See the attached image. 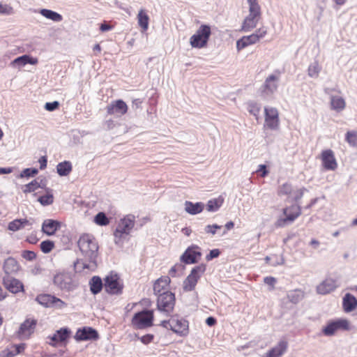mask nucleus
Instances as JSON below:
<instances>
[{"mask_svg": "<svg viewBox=\"0 0 357 357\" xmlns=\"http://www.w3.org/2000/svg\"><path fill=\"white\" fill-rule=\"evenodd\" d=\"M39 13L43 17H46L47 19L51 20L55 22H59L62 21V20H63L62 16L59 13H58L55 11H53L52 10L43 8V9H41L39 11Z\"/></svg>", "mask_w": 357, "mask_h": 357, "instance_id": "nucleus-30", "label": "nucleus"}, {"mask_svg": "<svg viewBox=\"0 0 357 357\" xmlns=\"http://www.w3.org/2000/svg\"><path fill=\"white\" fill-rule=\"evenodd\" d=\"M337 287L336 280L328 278L317 286L316 291L318 294L326 295L335 290Z\"/></svg>", "mask_w": 357, "mask_h": 357, "instance_id": "nucleus-17", "label": "nucleus"}, {"mask_svg": "<svg viewBox=\"0 0 357 357\" xmlns=\"http://www.w3.org/2000/svg\"><path fill=\"white\" fill-rule=\"evenodd\" d=\"M288 298L291 303H297L300 301L301 296L296 291H294L288 294Z\"/></svg>", "mask_w": 357, "mask_h": 357, "instance_id": "nucleus-54", "label": "nucleus"}, {"mask_svg": "<svg viewBox=\"0 0 357 357\" xmlns=\"http://www.w3.org/2000/svg\"><path fill=\"white\" fill-rule=\"evenodd\" d=\"M284 218H279L275 225L278 227H284L286 225L292 223L301 214V209L299 206L292 205L283 209Z\"/></svg>", "mask_w": 357, "mask_h": 357, "instance_id": "nucleus-10", "label": "nucleus"}, {"mask_svg": "<svg viewBox=\"0 0 357 357\" xmlns=\"http://www.w3.org/2000/svg\"><path fill=\"white\" fill-rule=\"evenodd\" d=\"M211 35V26L207 24H202L190 38V45L192 48H205L208 45Z\"/></svg>", "mask_w": 357, "mask_h": 357, "instance_id": "nucleus-3", "label": "nucleus"}, {"mask_svg": "<svg viewBox=\"0 0 357 357\" xmlns=\"http://www.w3.org/2000/svg\"><path fill=\"white\" fill-rule=\"evenodd\" d=\"M28 63H33V62L29 61V56L23 55L14 59L12 61V65L15 67L20 68L25 66Z\"/></svg>", "mask_w": 357, "mask_h": 357, "instance_id": "nucleus-41", "label": "nucleus"}, {"mask_svg": "<svg viewBox=\"0 0 357 357\" xmlns=\"http://www.w3.org/2000/svg\"><path fill=\"white\" fill-rule=\"evenodd\" d=\"M38 171L36 168H26L20 174V178H29L34 176L38 174Z\"/></svg>", "mask_w": 357, "mask_h": 357, "instance_id": "nucleus-45", "label": "nucleus"}, {"mask_svg": "<svg viewBox=\"0 0 357 357\" xmlns=\"http://www.w3.org/2000/svg\"><path fill=\"white\" fill-rule=\"evenodd\" d=\"M264 283L269 285V286H271L272 287V289L274 288V285L276 282V279L273 277H266L264 280Z\"/></svg>", "mask_w": 357, "mask_h": 357, "instance_id": "nucleus-60", "label": "nucleus"}, {"mask_svg": "<svg viewBox=\"0 0 357 357\" xmlns=\"http://www.w3.org/2000/svg\"><path fill=\"white\" fill-rule=\"evenodd\" d=\"M102 288V280L98 276H93L90 280V289L93 294L99 293Z\"/></svg>", "mask_w": 357, "mask_h": 357, "instance_id": "nucleus-35", "label": "nucleus"}, {"mask_svg": "<svg viewBox=\"0 0 357 357\" xmlns=\"http://www.w3.org/2000/svg\"><path fill=\"white\" fill-rule=\"evenodd\" d=\"M335 321L329 322L322 330L323 333L326 336H331L337 331Z\"/></svg>", "mask_w": 357, "mask_h": 357, "instance_id": "nucleus-40", "label": "nucleus"}, {"mask_svg": "<svg viewBox=\"0 0 357 357\" xmlns=\"http://www.w3.org/2000/svg\"><path fill=\"white\" fill-rule=\"evenodd\" d=\"M39 188H40V185L39 182L35 179L29 183L23 185L22 190L24 194H27L36 191Z\"/></svg>", "mask_w": 357, "mask_h": 357, "instance_id": "nucleus-38", "label": "nucleus"}, {"mask_svg": "<svg viewBox=\"0 0 357 357\" xmlns=\"http://www.w3.org/2000/svg\"><path fill=\"white\" fill-rule=\"evenodd\" d=\"M36 322L35 320L26 319L20 327L18 334L21 338H28L33 333Z\"/></svg>", "mask_w": 357, "mask_h": 357, "instance_id": "nucleus-22", "label": "nucleus"}, {"mask_svg": "<svg viewBox=\"0 0 357 357\" xmlns=\"http://www.w3.org/2000/svg\"><path fill=\"white\" fill-rule=\"evenodd\" d=\"M24 344H18V345H15L13 347L14 348V351H15V355L18 354H20L22 351H24Z\"/></svg>", "mask_w": 357, "mask_h": 357, "instance_id": "nucleus-62", "label": "nucleus"}, {"mask_svg": "<svg viewBox=\"0 0 357 357\" xmlns=\"http://www.w3.org/2000/svg\"><path fill=\"white\" fill-rule=\"evenodd\" d=\"M75 337L77 340L96 339L98 337V333L91 328H84L77 331Z\"/></svg>", "mask_w": 357, "mask_h": 357, "instance_id": "nucleus-24", "label": "nucleus"}, {"mask_svg": "<svg viewBox=\"0 0 357 357\" xmlns=\"http://www.w3.org/2000/svg\"><path fill=\"white\" fill-rule=\"evenodd\" d=\"M175 305L174 294L170 291H165L160 294L158 297L157 307L159 311L165 313L167 315L170 314Z\"/></svg>", "mask_w": 357, "mask_h": 357, "instance_id": "nucleus-9", "label": "nucleus"}, {"mask_svg": "<svg viewBox=\"0 0 357 357\" xmlns=\"http://www.w3.org/2000/svg\"><path fill=\"white\" fill-rule=\"evenodd\" d=\"M161 326L164 328H169L174 333L180 335L185 336L188 333V322L183 318L178 316H173L168 321H161Z\"/></svg>", "mask_w": 357, "mask_h": 357, "instance_id": "nucleus-5", "label": "nucleus"}, {"mask_svg": "<svg viewBox=\"0 0 357 357\" xmlns=\"http://www.w3.org/2000/svg\"><path fill=\"white\" fill-rule=\"evenodd\" d=\"M264 127L271 130L280 128L279 112L277 108L269 106L264 107Z\"/></svg>", "mask_w": 357, "mask_h": 357, "instance_id": "nucleus-11", "label": "nucleus"}, {"mask_svg": "<svg viewBox=\"0 0 357 357\" xmlns=\"http://www.w3.org/2000/svg\"><path fill=\"white\" fill-rule=\"evenodd\" d=\"M280 77V73H275L268 75L266 78L264 83L259 90L260 96L262 98H269L273 96L278 90Z\"/></svg>", "mask_w": 357, "mask_h": 357, "instance_id": "nucleus-6", "label": "nucleus"}, {"mask_svg": "<svg viewBox=\"0 0 357 357\" xmlns=\"http://www.w3.org/2000/svg\"><path fill=\"white\" fill-rule=\"evenodd\" d=\"M54 296L50 294H40L36 298V301L45 307H52V301Z\"/></svg>", "mask_w": 357, "mask_h": 357, "instance_id": "nucleus-32", "label": "nucleus"}, {"mask_svg": "<svg viewBox=\"0 0 357 357\" xmlns=\"http://www.w3.org/2000/svg\"><path fill=\"white\" fill-rule=\"evenodd\" d=\"M337 329L349 330V322L347 319H340L335 321Z\"/></svg>", "mask_w": 357, "mask_h": 357, "instance_id": "nucleus-47", "label": "nucleus"}, {"mask_svg": "<svg viewBox=\"0 0 357 357\" xmlns=\"http://www.w3.org/2000/svg\"><path fill=\"white\" fill-rule=\"evenodd\" d=\"M3 283L6 289L13 294H17L24 289L22 283L15 278L10 277L4 278Z\"/></svg>", "mask_w": 357, "mask_h": 357, "instance_id": "nucleus-23", "label": "nucleus"}, {"mask_svg": "<svg viewBox=\"0 0 357 357\" xmlns=\"http://www.w3.org/2000/svg\"><path fill=\"white\" fill-rule=\"evenodd\" d=\"M31 225L32 222L29 220H27L26 218L15 219L9 222L8 225V229L12 231H17L26 227H31Z\"/></svg>", "mask_w": 357, "mask_h": 357, "instance_id": "nucleus-26", "label": "nucleus"}, {"mask_svg": "<svg viewBox=\"0 0 357 357\" xmlns=\"http://www.w3.org/2000/svg\"><path fill=\"white\" fill-rule=\"evenodd\" d=\"M322 165L326 170L334 171L337 167V163L334 153L331 149L324 150L321 153Z\"/></svg>", "mask_w": 357, "mask_h": 357, "instance_id": "nucleus-16", "label": "nucleus"}, {"mask_svg": "<svg viewBox=\"0 0 357 357\" xmlns=\"http://www.w3.org/2000/svg\"><path fill=\"white\" fill-rule=\"evenodd\" d=\"M68 331L66 328H61L57 331L56 333L53 335L52 340L55 342H63L66 340L68 336Z\"/></svg>", "mask_w": 357, "mask_h": 357, "instance_id": "nucleus-42", "label": "nucleus"}, {"mask_svg": "<svg viewBox=\"0 0 357 357\" xmlns=\"http://www.w3.org/2000/svg\"><path fill=\"white\" fill-rule=\"evenodd\" d=\"M149 17L144 9H141L137 14V22L140 27L144 31H146L149 27Z\"/></svg>", "mask_w": 357, "mask_h": 357, "instance_id": "nucleus-31", "label": "nucleus"}, {"mask_svg": "<svg viewBox=\"0 0 357 357\" xmlns=\"http://www.w3.org/2000/svg\"><path fill=\"white\" fill-rule=\"evenodd\" d=\"M249 5V14L244 19L242 30L248 32L255 28L261 16V8L257 0H247Z\"/></svg>", "mask_w": 357, "mask_h": 357, "instance_id": "nucleus-2", "label": "nucleus"}, {"mask_svg": "<svg viewBox=\"0 0 357 357\" xmlns=\"http://www.w3.org/2000/svg\"><path fill=\"white\" fill-rule=\"evenodd\" d=\"M116 124L114 120L109 119L105 121L104 126L105 127L106 130H112L115 127Z\"/></svg>", "mask_w": 357, "mask_h": 357, "instance_id": "nucleus-61", "label": "nucleus"}, {"mask_svg": "<svg viewBox=\"0 0 357 357\" xmlns=\"http://www.w3.org/2000/svg\"><path fill=\"white\" fill-rule=\"evenodd\" d=\"M105 290L112 294L121 292L122 285L120 284L119 278L116 274L111 273L105 279Z\"/></svg>", "mask_w": 357, "mask_h": 357, "instance_id": "nucleus-15", "label": "nucleus"}, {"mask_svg": "<svg viewBox=\"0 0 357 357\" xmlns=\"http://www.w3.org/2000/svg\"><path fill=\"white\" fill-rule=\"evenodd\" d=\"M3 269L8 275L15 273L19 270V265L14 258L9 257L4 261Z\"/></svg>", "mask_w": 357, "mask_h": 357, "instance_id": "nucleus-29", "label": "nucleus"}, {"mask_svg": "<svg viewBox=\"0 0 357 357\" xmlns=\"http://www.w3.org/2000/svg\"><path fill=\"white\" fill-rule=\"evenodd\" d=\"M67 306V304L59 298L54 296V302L52 301V307L57 309H63Z\"/></svg>", "mask_w": 357, "mask_h": 357, "instance_id": "nucleus-50", "label": "nucleus"}, {"mask_svg": "<svg viewBox=\"0 0 357 357\" xmlns=\"http://www.w3.org/2000/svg\"><path fill=\"white\" fill-rule=\"evenodd\" d=\"M288 344L280 340L275 347L270 349L263 357H282L287 349Z\"/></svg>", "mask_w": 357, "mask_h": 357, "instance_id": "nucleus-20", "label": "nucleus"}, {"mask_svg": "<svg viewBox=\"0 0 357 357\" xmlns=\"http://www.w3.org/2000/svg\"><path fill=\"white\" fill-rule=\"evenodd\" d=\"M170 278L168 276L162 277L158 279L153 285V291L155 294H162L161 291L165 290L170 283Z\"/></svg>", "mask_w": 357, "mask_h": 357, "instance_id": "nucleus-28", "label": "nucleus"}, {"mask_svg": "<svg viewBox=\"0 0 357 357\" xmlns=\"http://www.w3.org/2000/svg\"><path fill=\"white\" fill-rule=\"evenodd\" d=\"M248 111L251 114L257 116L260 111V107L257 103L251 102L248 105Z\"/></svg>", "mask_w": 357, "mask_h": 357, "instance_id": "nucleus-48", "label": "nucleus"}, {"mask_svg": "<svg viewBox=\"0 0 357 357\" xmlns=\"http://www.w3.org/2000/svg\"><path fill=\"white\" fill-rule=\"evenodd\" d=\"M22 256L24 259L29 260V261L33 260L36 257V253L34 252L30 251V250H24L22 252Z\"/></svg>", "mask_w": 357, "mask_h": 357, "instance_id": "nucleus-52", "label": "nucleus"}, {"mask_svg": "<svg viewBox=\"0 0 357 357\" xmlns=\"http://www.w3.org/2000/svg\"><path fill=\"white\" fill-rule=\"evenodd\" d=\"M306 190L305 188L294 189L291 183H284L278 186L277 193L280 197L287 196L289 199L296 202L302 198Z\"/></svg>", "mask_w": 357, "mask_h": 357, "instance_id": "nucleus-12", "label": "nucleus"}, {"mask_svg": "<svg viewBox=\"0 0 357 357\" xmlns=\"http://www.w3.org/2000/svg\"><path fill=\"white\" fill-rule=\"evenodd\" d=\"M342 305L344 312H351L357 307V299L351 294H346L343 298Z\"/></svg>", "mask_w": 357, "mask_h": 357, "instance_id": "nucleus-25", "label": "nucleus"}, {"mask_svg": "<svg viewBox=\"0 0 357 357\" xmlns=\"http://www.w3.org/2000/svg\"><path fill=\"white\" fill-rule=\"evenodd\" d=\"M78 247L83 258L77 260L75 268L82 267L84 269L93 270L96 267L98 245L95 238L89 234H82L77 242Z\"/></svg>", "mask_w": 357, "mask_h": 357, "instance_id": "nucleus-1", "label": "nucleus"}, {"mask_svg": "<svg viewBox=\"0 0 357 357\" xmlns=\"http://www.w3.org/2000/svg\"><path fill=\"white\" fill-rule=\"evenodd\" d=\"M153 319V311L143 310L134 315L132 319V324L138 329L146 328L152 326Z\"/></svg>", "mask_w": 357, "mask_h": 357, "instance_id": "nucleus-13", "label": "nucleus"}, {"mask_svg": "<svg viewBox=\"0 0 357 357\" xmlns=\"http://www.w3.org/2000/svg\"><path fill=\"white\" fill-rule=\"evenodd\" d=\"M220 254L218 249H214L210 251V253L206 257V260L210 261L213 258L218 257Z\"/></svg>", "mask_w": 357, "mask_h": 357, "instance_id": "nucleus-57", "label": "nucleus"}, {"mask_svg": "<svg viewBox=\"0 0 357 357\" xmlns=\"http://www.w3.org/2000/svg\"><path fill=\"white\" fill-rule=\"evenodd\" d=\"M105 109L108 115L120 117L127 112L128 105L122 100H116L109 103Z\"/></svg>", "mask_w": 357, "mask_h": 357, "instance_id": "nucleus-14", "label": "nucleus"}, {"mask_svg": "<svg viewBox=\"0 0 357 357\" xmlns=\"http://www.w3.org/2000/svg\"><path fill=\"white\" fill-rule=\"evenodd\" d=\"M112 29V26L106 23H102L100 26V29L102 32L109 31Z\"/></svg>", "mask_w": 357, "mask_h": 357, "instance_id": "nucleus-64", "label": "nucleus"}, {"mask_svg": "<svg viewBox=\"0 0 357 357\" xmlns=\"http://www.w3.org/2000/svg\"><path fill=\"white\" fill-rule=\"evenodd\" d=\"M56 171L61 176H68L72 171V165L69 161L60 162L56 166Z\"/></svg>", "mask_w": 357, "mask_h": 357, "instance_id": "nucleus-33", "label": "nucleus"}, {"mask_svg": "<svg viewBox=\"0 0 357 357\" xmlns=\"http://www.w3.org/2000/svg\"><path fill=\"white\" fill-rule=\"evenodd\" d=\"M95 222L97 225L101 226H105L109 224L108 218L102 212H100L96 215Z\"/></svg>", "mask_w": 357, "mask_h": 357, "instance_id": "nucleus-44", "label": "nucleus"}, {"mask_svg": "<svg viewBox=\"0 0 357 357\" xmlns=\"http://www.w3.org/2000/svg\"><path fill=\"white\" fill-rule=\"evenodd\" d=\"M54 248V243L50 241H44L40 243V249L44 253H49Z\"/></svg>", "mask_w": 357, "mask_h": 357, "instance_id": "nucleus-46", "label": "nucleus"}, {"mask_svg": "<svg viewBox=\"0 0 357 357\" xmlns=\"http://www.w3.org/2000/svg\"><path fill=\"white\" fill-rule=\"evenodd\" d=\"M39 163L40 165V169H43L47 167V158L45 156H43L39 159Z\"/></svg>", "mask_w": 357, "mask_h": 357, "instance_id": "nucleus-63", "label": "nucleus"}, {"mask_svg": "<svg viewBox=\"0 0 357 357\" xmlns=\"http://www.w3.org/2000/svg\"><path fill=\"white\" fill-rule=\"evenodd\" d=\"M257 172H261V177H265L268 174V172L266 169V166L265 165H259Z\"/></svg>", "mask_w": 357, "mask_h": 357, "instance_id": "nucleus-59", "label": "nucleus"}, {"mask_svg": "<svg viewBox=\"0 0 357 357\" xmlns=\"http://www.w3.org/2000/svg\"><path fill=\"white\" fill-rule=\"evenodd\" d=\"M54 284L61 290L71 291L77 287V282L74 280L70 273H59L53 279Z\"/></svg>", "mask_w": 357, "mask_h": 357, "instance_id": "nucleus-7", "label": "nucleus"}, {"mask_svg": "<svg viewBox=\"0 0 357 357\" xmlns=\"http://www.w3.org/2000/svg\"><path fill=\"white\" fill-rule=\"evenodd\" d=\"M62 223L52 219L45 220L42 225V231L47 236L54 235L61 227Z\"/></svg>", "mask_w": 357, "mask_h": 357, "instance_id": "nucleus-19", "label": "nucleus"}, {"mask_svg": "<svg viewBox=\"0 0 357 357\" xmlns=\"http://www.w3.org/2000/svg\"><path fill=\"white\" fill-rule=\"evenodd\" d=\"M38 201L43 206H49L52 204L54 202V196L52 193V190L48 189L46 195L39 197Z\"/></svg>", "mask_w": 357, "mask_h": 357, "instance_id": "nucleus-37", "label": "nucleus"}, {"mask_svg": "<svg viewBox=\"0 0 357 357\" xmlns=\"http://www.w3.org/2000/svg\"><path fill=\"white\" fill-rule=\"evenodd\" d=\"M206 271V265L199 264L194 267L190 273L185 279L183 283V289L185 291H191L195 289L199 279Z\"/></svg>", "mask_w": 357, "mask_h": 357, "instance_id": "nucleus-8", "label": "nucleus"}, {"mask_svg": "<svg viewBox=\"0 0 357 357\" xmlns=\"http://www.w3.org/2000/svg\"><path fill=\"white\" fill-rule=\"evenodd\" d=\"M321 69V68L319 66L318 61H314L309 66L307 69V75L312 78H317L319 77Z\"/></svg>", "mask_w": 357, "mask_h": 357, "instance_id": "nucleus-36", "label": "nucleus"}, {"mask_svg": "<svg viewBox=\"0 0 357 357\" xmlns=\"http://www.w3.org/2000/svg\"><path fill=\"white\" fill-rule=\"evenodd\" d=\"M153 339V335L151 334L145 335L140 337V340L142 343L146 344L150 343Z\"/></svg>", "mask_w": 357, "mask_h": 357, "instance_id": "nucleus-58", "label": "nucleus"}, {"mask_svg": "<svg viewBox=\"0 0 357 357\" xmlns=\"http://www.w3.org/2000/svg\"><path fill=\"white\" fill-rule=\"evenodd\" d=\"M346 107V101L340 96L330 95V108L337 113L342 112Z\"/></svg>", "mask_w": 357, "mask_h": 357, "instance_id": "nucleus-21", "label": "nucleus"}, {"mask_svg": "<svg viewBox=\"0 0 357 357\" xmlns=\"http://www.w3.org/2000/svg\"><path fill=\"white\" fill-rule=\"evenodd\" d=\"M248 46V45L247 44V43L243 37H242L241 39L238 40L236 42V48H237L238 51H240Z\"/></svg>", "mask_w": 357, "mask_h": 357, "instance_id": "nucleus-56", "label": "nucleus"}, {"mask_svg": "<svg viewBox=\"0 0 357 357\" xmlns=\"http://www.w3.org/2000/svg\"><path fill=\"white\" fill-rule=\"evenodd\" d=\"M266 33L267 29L263 26L256 30V31L253 34L257 36V40L259 41L260 39L263 38L266 35Z\"/></svg>", "mask_w": 357, "mask_h": 357, "instance_id": "nucleus-51", "label": "nucleus"}, {"mask_svg": "<svg viewBox=\"0 0 357 357\" xmlns=\"http://www.w3.org/2000/svg\"><path fill=\"white\" fill-rule=\"evenodd\" d=\"M185 211L190 215H197L202 213L204 208V204L202 202L192 203L186 201L184 204Z\"/></svg>", "mask_w": 357, "mask_h": 357, "instance_id": "nucleus-27", "label": "nucleus"}, {"mask_svg": "<svg viewBox=\"0 0 357 357\" xmlns=\"http://www.w3.org/2000/svg\"><path fill=\"white\" fill-rule=\"evenodd\" d=\"M59 106V102L58 101H54L52 102H47L45 105V109L47 111H54L57 109Z\"/></svg>", "mask_w": 357, "mask_h": 357, "instance_id": "nucleus-53", "label": "nucleus"}, {"mask_svg": "<svg viewBox=\"0 0 357 357\" xmlns=\"http://www.w3.org/2000/svg\"><path fill=\"white\" fill-rule=\"evenodd\" d=\"M224 202L223 198L221 197L209 200L206 204V210L208 212L217 211L222 205Z\"/></svg>", "mask_w": 357, "mask_h": 357, "instance_id": "nucleus-34", "label": "nucleus"}, {"mask_svg": "<svg viewBox=\"0 0 357 357\" xmlns=\"http://www.w3.org/2000/svg\"><path fill=\"white\" fill-rule=\"evenodd\" d=\"M197 246L188 248L181 257V260L185 264H194L201 257V252L197 250Z\"/></svg>", "mask_w": 357, "mask_h": 357, "instance_id": "nucleus-18", "label": "nucleus"}, {"mask_svg": "<svg viewBox=\"0 0 357 357\" xmlns=\"http://www.w3.org/2000/svg\"><path fill=\"white\" fill-rule=\"evenodd\" d=\"M346 141L354 147H357V131H348L346 134Z\"/></svg>", "mask_w": 357, "mask_h": 357, "instance_id": "nucleus-43", "label": "nucleus"}, {"mask_svg": "<svg viewBox=\"0 0 357 357\" xmlns=\"http://www.w3.org/2000/svg\"><path fill=\"white\" fill-rule=\"evenodd\" d=\"M257 37L253 33L248 36H243L248 45L257 43L258 42Z\"/></svg>", "mask_w": 357, "mask_h": 357, "instance_id": "nucleus-55", "label": "nucleus"}, {"mask_svg": "<svg viewBox=\"0 0 357 357\" xmlns=\"http://www.w3.org/2000/svg\"><path fill=\"white\" fill-rule=\"evenodd\" d=\"M15 13L14 8L8 3L0 2V15H13Z\"/></svg>", "mask_w": 357, "mask_h": 357, "instance_id": "nucleus-39", "label": "nucleus"}, {"mask_svg": "<svg viewBox=\"0 0 357 357\" xmlns=\"http://www.w3.org/2000/svg\"><path fill=\"white\" fill-rule=\"evenodd\" d=\"M134 219V216L128 215L120 220L114 234L116 244L121 243L122 239L130 234L135 225Z\"/></svg>", "mask_w": 357, "mask_h": 357, "instance_id": "nucleus-4", "label": "nucleus"}, {"mask_svg": "<svg viewBox=\"0 0 357 357\" xmlns=\"http://www.w3.org/2000/svg\"><path fill=\"white\" fill-rule=\"evenodd\" d=\"M221 226L214 224V225H208L205 227L204 231L206 234H211L212 235L215 234L216 229H220Z\"/></svg>", "mask_w": 357, "mask_h": 357, "instance_id": "nucleus-49", "label": "nucleus"}]
</instances>
